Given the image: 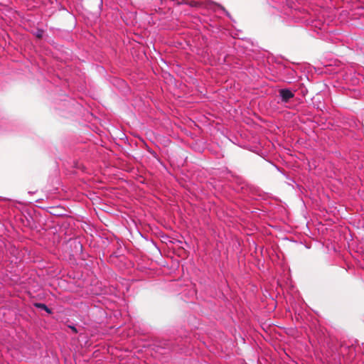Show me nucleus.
<instances>
[{
  "label": "nucleus",
  "mask_w": 364,
  "mask_h": 364,
  "mask_svg": "<svg viewBox=\"0 0 364 364\" xmlns=\"http://www.w3.org/2000/svg\"><path fill=\"white\" fill-rule=\"evenodd\" d=\"M279 97L282 102L287 103L294 97V92L290 89H281L279 91Z\"/></svg>",
  "instance_id": "f257e3e1"
},
{
  "label": "nucleus",
  "mask_w": 364,
  "mask_h": 364,
  "mask_svg": "<svg viewBox=\"0 0 364 364\" xmlns=\"http://www.w3.org/2000/svg\"><path fill=\"white\" fill-rule=\"evenodd\" d=\"M200 4L198 6H204L205 7H207L208 9H213L214 11H216L217 9H220L222 10L223 11H224V13H225V14L230 17V14L228 13V11H227L222 6H220V4H218L216 3H214L213 1H207L206 3H203V2H201L200 1Z\"/></svg>",
  "instance_id": "f03ea898"
},
{
  "label": "nucleus",
  "mask_w": 364,
  "mask_h": 364,
  "mask_svg": "<svg viewBox=\"0 0 364 364\" xmlns=\"http://www.w3.org/2000/svg\"><path fill=\"white\" fill-rule=\"evenodd\" d=\"M176 1L177 4H188L191 6H198L200 3L199 1H188V0H171Z\"/></svg>",
  "instance_id": "7ed1b4c3"
},
{
  "label": "nucleus",
  "mask_w": 364,
  "mask_h": 364,
  "mask_svg": "<svg viewBox=\"0 0 364 364\" xmlns=\"http://www.w3.org/2000/svg\"><path fill=\"white\" fill-rule=\"evenodd\" d=\"M176 1L177 4H188L191 6H198L200 3L199 1H188V0H171Z\"/></svg>",
  "instance_id": "20e7f679"
},
{
  "label": "nucleus",
  "mask_w": 364,
  "mask_h": 364,
  "mask_svg": "<svg viewBox=\"0 0 364 364\" xmlns=\"http://www.w3.org/2000/svg\"><path fill=\"white\" fill-rule=\"evenodd\" d=\"M34 306L40 309L46 311L48 314H52V311L50 309H49L45 304L43 303H35Z\"/></svg>",
  "instance_id": "39448f33"
},
{
  "label": "nucleus",
  "mask_w": 364,
  "mask_h": 364,
  "mask_svg": "<svg viewBox=\"0 0 364 364\" xmlns=\"http://www.w3.org/2000/svg\"><path fill=\"white\" fill-rule=\"evenodd\" d=\"M37 36H38V38H41V37L42 36V31H38V33H37Z\"/></svg>",
  "instance_id": "423d86ee"
},
{
  "label": "nucleus",
  "mask_w": 364,
  "mask_h": 364,
  "mask_svg": "<svg viewBox=\"0 0 364 364\" xmlns=\"http://www.w3.org/2000/svg\"><path fill=\"white\" fill-rule=\"evenodd\" d=\"M281 3H284L286 2L287 4L288 3V0H280Z\"/></svg>",
  "instance_id": "0eeeda50"
},
{
  "label": "nucleus",
  "mask_w": 364,
  "mask_h": 364,
  "mask_svg": "<svg viewBox=\"0 0 364 364\" xmlns=\"http://www.w3.org/2000/svg\"><path fill=\"white\" fill-rule=\"evenodd\" d=\"M73 330H74L75 331H76V328L75 327H71Z\"/></svg>",
  "instance_id": "6e6552de"
}]
</instances>
